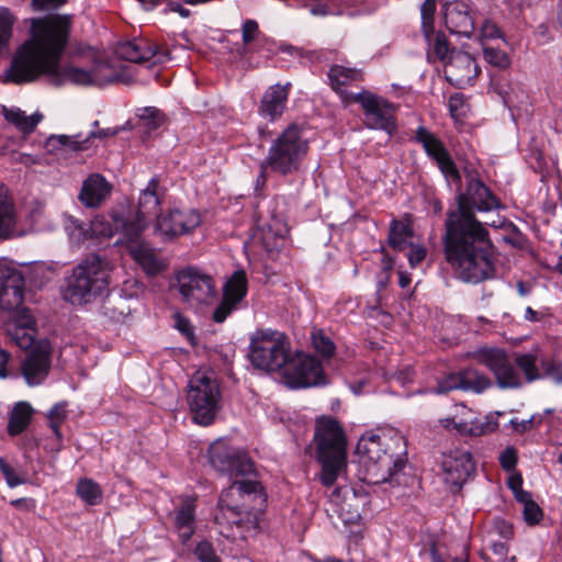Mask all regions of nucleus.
Returning <instances> with one entry per match:
<instances>
[{"mask_svg":"<svg viewBox=\"0 0 562 562\" xmlns=\"http://www.w3.org/2000/svg\"><path fill=\"white\" fill-rule=\"evenodd\" d=\"M499 206L493 192L480 179L471 177L465 192L457 196V207L447 212L441 237L443 257L463 282L477 284L495 277L490 233L473 210L488 212Z\"/></svg>","mask_w":562,"mask_h":562,"instance_id":"f257e3e1","label":"nucleus"},{"mask_svg":"<svg viewBox=\"0 0 562 562\" xmlns=\"http://www.w3.org/2000/svg\"><path fill=\"white\" fill-rule=\"evenodd\" d=\"M70 23L68 15L50 14L43 19H32V37L16 50L7 71V80L21 85L45 75L55 86L65 82L93 83L94 78L90 71L75 66L61 69L59 66Z\"/></svg>","mask_w":562,"mask_h":562,"instance_id":"f03ea898","label":"nucleus"},{"mask_svg":"<svg viewBox=\"0 0 562 562\" xmlns=\"http://www.w3.org/2000/svg\"><path fill=\"white\" fill-rule=\"evenodd\" d=\"M266 502V494L257 480L232 482L222 491L217 503L214 521L220 526V533L234 537V527L240 533L258 530Z\"/></svg>","mask_w":562,"mask_h":562,"instance_id":"7ed1b4c3","label":"nucleus"},{"mask_svg":"<svg viewBox=\"0 0 562 562\" xmlns=\"http://www.w3.org/2000/svg\"><path fill=\"white\" fill-rule=\"evenodd\" d=\"M361 480L368 484L398 483V473L406 463V443L395 431H368L357 445Z\"/></svg>","mask_w":562,"mask_h":562,"instance_id":"20e7f679","label":"nucleus"},{"mask_svg":"<svg viewBox=\"0 0 562 562\" xmlns=\"http://www.w3.org/2000/svg\"><path fill=\"white\" fill-rule=\"evenodd\" d=\"M314 443L322 464L321 482L331 486L347 467V439L342 427L331 417L316 420Z\"/></svg>","mask_w":562,"mask_h":562,"instance_id":"39448f33","label":"nucleus"},{"mask_svg":"<svg viewBox=\"0 0 562 562\" xmlns=\"http://www.w3.org/2000/svg\"><path fill=\"white\" fill-rule=\"evenodd\" d=\"M308 150L305 125L291 123L271 142L265 166L282 177L295 175L301 171Z\"/></svg>","mask_w":562,"mask_h":562,"instance_id":"423d86ee","label":"nucleus"},{"mask_svg":"<svg viewBox=\"0 0 562 562\" xmlns=\"http://www.w3.org/2000/svg\"><path fill=\"white\" fill-rule=\"evenodd\" d=\"M109 261L90 254L74 267L67 279L65 297L74 305H82L102 295L109 288Z\"/></svg>","mask_w":562,"mask_h":562,"instance_id":"0eeeda50","label":"nucleus"},{"mask_svg":"<svg viewBox=\"0 0 562 562\" xmlns=\"http://www.w3.org/2000/svg\"><path fill=\"white\" fill-rule=\"evenodd\" d=\"M187 400L194 423L209 426L221 406V390L211 373L196 371L188 384Z\"/></svg>","mask_w":562,"mask_h":562,"instance_id":"6e6552de","label":"nucleus"},{"mask_svg":"<svg viewBox=\"0 0 562 562\" xmlns=\"http://www.w3.org/2000/svg\"><path fill=\"white\" fill-rule=\"evenodd\" d=\"M289 350L290 344L283 333L261 329L251 337L248 357L255 368L273 372L283 368Z\"/></svg>","mask_w":562,"mask_h":562,"instance_id":"1a4fd4ad","label":"nucleus"},{"mask_svg":"<svg viewBox=\"0 0 562 562\" xmlns=\"http://www.w3.org/2000/svg\"><path fill=\"white\" fill-rule=\"evenodd\" d=\"M176 288L181 301L195 311L211 304L216 297V285L212 276L189 267L176 273Z\"/></svg>","mask_w":562,"mask_h":562,"instance_id":"9d476101","label":"nucleus"},{"mask_svg":"<svg viewBox=\"0 0 562 562\" xmlns=\"http://www.w3.org/2000/svg\"><path fill=\"white\" fill-rule=\"evenodd\" d=\"M209 461L218 472L227 474L234 481H245L256 476L255 463L249 456L231 447L222 439L215 440L209 448Z\"/></svg>","mask_w":562,"mask_h":562,"instance_id":"9b49d317","label":"nucleus"},{"mask_svg":"<svg viewBox=\"0 0 562 562\" xmlns=\"http://www.w3.org/2000/svg\"><path fill=\"white\" fill-rule=\"evenodd\" d=\"M345 100L347 104L357 102L361 105L367 127L383 130L389 134L396 130L395 106L384 98L362 90L356 94H346Z\"/></svg>","mask_w":562,"mask_h":562,"instance_id":"f8f14e48","label":"nucleus"},{"mask_svg":"<svg viewBox=\"0 0 562 562\" xmlns=\"http://www.w3.org/2000/svg\"><path fill=\"white\" fill-rule=\"evenodd\" d=\"M283 379L292 389L316 386L325 383L321 362L308 355L288 357L283 366Z\"/></svg>","mask_w":562,"mask_h":562,"instance_id":"ddd939ff","label":"nucleus"},{"mask_svg":"<svg viewBox=\"0 0 562 562\" xmlns=\"http://www.w3.org/2000/svg\"><path fill=\"white\" fill-rule=\"evenodd\" d=\"M473 358L488 368L499 389H517L522 385L519 372L508 355L497 348H481L473 352Z\"/></svg>","mask_w":562,"mask_h":562,"instance_id":"4468645a","label":"nucleus"},{"mask_svg":"<svg viewBox=\"0 0 562 562\" xmlns=\"http://www.w3.org/2000/svg\"><path fill=\"white\" fill-rule=\"evenodd\" d=\"M443 72L447 81L462 89L472 85L480 74V67L469 53L452 49L449 58L443 63Z\"/></svg>","mask_w":562,"mask_h":562,"instance_id":"2eb2a0df","label":"nucleus"},{"mask_svg":"<svg viewBox=\"0 0 562 562\" xmlns=\"http://www.w3.org/2000/svg\"><path fill=\"white\" fill-rule=\"evenodd\" d=\"M416 140L422 144L426 154L436 161L446 178L460 182V172L446 149L442 142L427 128L419 126L416 131Z\"/></svg>","mask_w":562,"mask_h":562,"instance_id":"dca6fc26","label":"nucleus"},{"mask_svg":"<svg viewBox=\"0 0 562 562\" xmlns=\"http://www.w3.org/2000/svg\"><path fill=\"white\" fill-rule=\"evenodd\" d=\"M441 468L445 482L457 492L474 472L475 463L469 451L456 449L442 456Z\"/></svg>","mask_w":562,"mask_h":562,"instance_id":"f3484780","label":"nucleus"},{"mask_svg":"<svg viewBox=\"0 0 562 562\" xmlns=\"http://www.w3.org/2000/svg\"><path fill=\"white\" fill-rule=\"evenodd\" d=\"M52 346L47 340H40L26 355L21 364V372L30 386L40 385L50 369Z\"/></svg>","mask_w":562,"mask_h":562,"instance_id":"a211bd4d","label":"nucleus"},{"mask_svg":"<svg viewBox=\"0 0 562 562\" xmlns=\"http://www.w3.org/2000/svg\"><path fill=\"white\" fill-rule=\"evenodd\" d=\"M24 278L14 268H0V307L12 313L22 312Z\"/></svg>","mask_w":562,"mask_h":562,"instance_id":"6ab92c4d","label":"nucleus"},{"mask_svg":"<svg viewBox=\"0 0 562 562\" xmlns=\"http://www.w3.org/2000/svg\"><path fill=\"white\" fill-rule=\"evenodd\" d=\"M248 289L244 270L235 271L223 286V299L213 312V321L223 323L246 296Z\"/></svg>","mask_w":562,"mask_h":562,"instance_id":"aec40b11","label":"nucleus"},{"mask_svg":"<svg viewBox=\"0 0 562 562\" xmlns=\"http://www.w3.org/2000/svg\"><path fill=\"white\" fill-rule=\"evenodd\" d=\"M329 502L345 524H355L361 518L367 496L345 486L335 488L329 495Z\"/></svg>","mask_w":562,"mask_h":562,"instance_id":"412c9836","label":"nucleus"},{"mask_svg":"<svg viewBox=\"0 0 562 562\" xmlns=\"http://www.w3.org/2000/svg\"><path fill=\"white\" fill-rule=\"evenodd\" d=\"M443 19L450 33L470 37L475 30V13L471 5L463 0L445 3Z\"/></svg>","mask_w":562,"mask_h":562,"instance_id":"4be33fe9","label":"nucleus"},{"mask_svg":"<svg viewBox=\"0 0 562 562\" xmlns=\"http://www.w3.org/2000/svg\"><path fill=\"white\" fill-rule=\"evenodd\" d=\"M201 224V215L195 210H172L157 217L156 231L167 237L188 234Z\"/></svg>","mask_w":562,"mask_h":562,"instance_id":"5701e85b","label":"nucleus"},{"mask_svg":"<svg viewBox=\"0 0 562 562\" xmlns=\"http://www.w3.org/2000/svg\"><path fill=\"white\" fill-rule=\"evenodd\" d=\"M10 339L21 349L31 348L35 340V321L27 308L14 314L5 324Z\"/></svg>","mask_w":562,"mask_h":562,"instance_id":"b1692460","label":"nucleus"},{"mask_svg":"<svg viewBox=\"0 0 562 562\" xmlns=\"http://www.w3.org/2000/svg\"><path fill=\"white\" fill-rule=\"evenodd\" d=\"M115 53L120 58L135 64H156L160 61V56H158L155 46L143 38L120 43Z\"/></svg>","mask_w":562,"mask_h":562,"instance_id":"393cba45","label":"nucleus"},{"mask_svg":"<svg viewBox=\"0 0 562 562\" xmlns=\"http://www.w3.org/2000/svg\"><path fill=\"white\" fill-rule=\"evenodd\" d=\"M113 223L117 233H121L123 238L122 243L127 245L128 251L133 245H144L140 241V237L147 227V221L145 217L138 214H121L112 213Z\"/></svg>","mask_w":562,"mask_h":562,"instance_id":"a878e982","label":"nucleus"},{"mask_svg":"<svg viewBox=\"0 0 562 562\" xmlns=\"http://www.w3.org/2000/svg\"><path fill=\"white\" fill-rule=\"evenodd\" d=\"M288 233V225L281 218L272 217L258 227L254 238L267 252H273L283 246Z\"/></svg>","mask_w":562,"mask_h":562,"instance_id":"bb28decb","label":"nucleus"},{"mask_svg":"<svg viewBox=\"0 0 562 562\" xmlns=\"http://www.w3.org/2000/svg\"><path fill=\"white\" fill-rule=\"evenodd\" d=\"M112 186L100 173L90 175L82 183L79 201L87 207H99L110 195Z\"/></svg>","mask_w":562,"mask_h":562,"instance_id":"cd10ccee","label":"nucleus"},{"mask_svg":"<svg viewBox=\"0 0 562 562\" xmlns=\"http://www.w3.org/2000/svg\"><path fill=\"white\" fill-rule=\"evenodd\" d=\"M290 88V82L284 86L277 83L269 87L262 95L260 113L269 116L271 120L280 117L285 109Z\"/></svg>","mask_w":562,"mask_h":562,"instance_id":"c85d7f7f","label":"nucleus"},{"mask_svg":"<svg viewBox=\"0 0 562 562\" xmlns=\"http://www.w3.org/2000/svg\"><path fill=\"white\" fill-rule=\"evenodd\" d=\"M18 215L13 198L8 188L0 183V243L16 235Z\"/></svg>","mask_w":562,"mask_h":562,"instance_id":"c756f323","label":"nucleus"},{"mask_svg":"<svg viewBox=\"0 0 562 562\" xmlns=\"http://www.w3.org/2000/svg\"><path fill=\"white\" fill-rule=\"evenodd\" d=\"M128 252L142 270L149 277L160 274L167 269V263L148 244L133 245Z\"/></svg>","mask_w":562,"mask_h":562,"instance_id":"7c9ffc66","label":"nucleus"},{"mask_svg":"<svg viewBox=\"0 0 562 562\" xmlns=\"http://www.w3.org/2000/svg\"><path fill=\"white\" fill-rule=\"evenodd\" d=\"M195 499L186 497L176 512V527L182 543L190 540L194 532Z\"/></svg>","mask_w":562,"mask_h":562,"instance_id":"2f4dec72","label":"nucleus"},{"mask_svg":"<svg viewBox=\"0 0 562 562\" xmlns=\"http://www.w3.org/2000/svg\"><path fill=\"white\" fill-rule=\"evenodd\" d=\"M328 77L333 89L342 97V100L346 104L347 101L345 100V95L347 93L342 90V88L352 82L363 80V74L361 70L347 68L339 65H335L329 69Z\"/></svg>","mask_w":562,"mask_h":562,"instance_id":"473e14b6","label":"nucleus"},{"mask_svg":"<svg viewBox=\"0 0 562 562\" xmlns=\"http://www.w3.org/2000/svg\"><path fill=\"white\" fill-rule=\"evenodd\" d=\"M4 119L12 125H14L20 132L24 134H30L34 131L36 125L43 119V115L40 113H34L32 115H26L24 111L19 108L8 109L3 106L2 110Z\"/></svg>","mask_w":562,"mask_h":562,"instance_id":"72a5a7b5","label":"nucleus"},{"mask_svg":"<svg viewBox=\"0 0 562 562\" xmlns=\"http://www.w3.org/2000/svg\"><path fill=\"white\" fill-rule=\"evenodd\" d=\"M158 187V178H151L140 192L136 214L146 218L147 215L154 214L159 209L161 202L157 193Z\"/></svg>","mask_w":562,"mask_h":562,"instance_id":"f704fd0d","label":"nucleus"},{"mask_svg":"<svg viewBox=\"0 0 562 562\" xmlns=\"http://www.w3.org/2000/svg\"><path fill=\"white\" fill-rule=\"evenodd\" d=\"M493 386V381L474 368L461 370V391L481 394Z\"/></svg>","mask_w":562,"mask_h":562,"instance_id":"c9c22d12","label":"nucleus"},{"mask_svg":"<svg viewBox=\"0 0 562 562\" xmlns=\"http://www.w3.org/2000/svg\"><path fill=\"white\" fill-rule=\"evenodd\" d=\"M48 146L52 150L60 151V155L83 151L89 148V137L81 139L80 135H53L48 138Z\"/></svg>","mask_w":562,"mask_h":562,"instance_id":"e433bc0d","label":"nucleus"},{"mask_svg":"<svg viewBox=\"0 0 562 562\" xmlns=\"http://www.w3.org/2000/svg\"><path fill=\"white\" fill-rule=\"evenodd\" d=\"M33 414L32 406L26 402H19L14 405L8 422V432L18 436L23 432L31 423Z\"/></svg>","mask_w":562,"mask_h":562,"instance_id":"4c0bfd02","label":"nucleus"},{"mask_svg":"<svg viewBox=\"0 0 562 562\" xmlns=\"http://www.w3.org/2000/svg\"><path fill=\"white\" fill-rule=\"evenodd\" d=\"M82 237H94V238H110L115 233H117L115 225L113 223L112 214L110 218H106L103 215L95 216L89 224V227H85L83 225H78Z\"/></svg>","mask_w":562,"mask_h":562,"instance_id":"58836bf2","label":"nucleus"},{"mask_svg":"<svg viewBox=\"0 0 562 562\" xmlns=\"http://www.w3.org/2000/svg\"><path fill=\"white\" fill-rule=\"evenodd\" d=\"M454 427L462 435L483 436L493 432L497 428V423L491 420L490 417L474 418L472 420L454 422Z\"/></svg>","mask_w":562,"mask_h":562,"instance_id":"ea45409f","label":"nucleus"},{"mask_svg":"<svg viewBox=\"0 0 562 562\" xmlns=\"http://www.w3.org/2000/svg\"><path fill=\"white\" fill-rule=\"evenodd\" d=\"M428 43V57H435L445 63L451 53L447 36L442 32H435L424 34Z\"/></svg>","mask_w":562,"mask_h":562,"instance_id":"a19ab883","label":"nucleus"},{"mask_svg":"<svg viewBox=\"0 0 562 562\" xmlns=\"http://www.w3.org/2000/svg\"><path fill=\"white\" fill-rule=\"evenodd\" d=\"M413 236V229L409 225L393 220L390 224V231L387 235V244L394 249V250H404L406 248L407 238Z\"/></svg>","mask_w":562,"mask_h":562,"instance_id":"79ce46f5","label":"nucleus"},{"mask_svg":"<svg viewBox=\"0 0 562 562\" xmlns=\"http://www.w3.org/2000/svg\"><path fill=\"white\" fill-rule=\"evenodd\" d=\"M130 313L127 300L123 296L108 297L102 305V314L112 322H122Z\"/></svg>","mask_w":562,"mask_h":562,"instance_id":"37998d69","label":"nucleus"},{"mask_svg":"<svg viewBox=\"0 0 562 562\" xmlns=\"http://www.w3.org/2000/svg\"><path fill=\"white\" fill-rule=\"evenodd\" d=\"M77 495L89 505H97L102 499L100 485L91 479H81L76 486Z\"/></svg>","mask_w":562,"mask_h":562,"instance_id":"c03bdc74","label":"nucleus"},{"mask_svg":"<svg viewBox=\"0 0 562 562\" xmlns=\"http://www.w3.org/2000/svg\"><path fill=\"white\" fill-rule=\"evenodd\" d=\"M140 125L147 131H154L160 127L165 121V114L154 106H146L138 114Z\"/></svg>","mask_w":562,"mask_h":562,"instance_id":"a18cd8bd","label":"nucleus"},{"mask_svg":"<svg viewBox=\"0 0 562 562\" xmlns=\"http://www.w3.org/2000/svg\"><path fill=\"white\" fill-rule=\"evenodd\" d=\"M536 356L531 353L519 355L515 359V364L524 372L527 382H532L541 378L536 367Z\"/></svg>","mask_w":562,"mask_h":562,"instance_id":"49530a36","label":"nucleus"},{"mask_svg":"<svg viewBox=\"0 0 562 562\" xmlns=\"http://www.w3.org/2000/svg\"><path fill=\"white\" fill-rule=\"evenodd\" d=\"M456 390H461V370L439 378L434 392L440 395Z\"/></svg>","mask_w":562,"mask_h":562,"instance_id":"de8ad7c7","label":"nucleus"},{"mask_svg":"<svg viewBox=\"0 0 562 562\" xmlns=\"http://www.w3.org/2000/svg\"><path fill=\"white\" fill-rule=\"evenodd\" d=\"M483 56L488 64L501 69H505L510 65L509 56L504 50L498 48L484 47Z\"/></svg>","mask_w":562,"mask_h":562,"instance_id":"09e8293b","label":"nucleus"},{"mask_svg":"<svg viewBox=\"0 0 562 562\" xmlns=\"http://www.w3.org/2000/svg\"><path fill=\"white\" fill-rule=\"evenodd\" d=\"M437 0H425L420 7L422 29L424 34L431 33L434 30V18Z\"/></svg>","mask_w":562,"mask_h":562,"instance_id":"8fccbe9b","label":"nucleus"},{"mask_svg":"<svg viewBox=\"0 0 562 562\" xmlns=\"http://www.w3.org/2000/svg\"><path fill=\"white\" fill-rule=\"evenodd\" d=\"M14 18L7 8H0V50L12 35Z\"/></svg>","mask_w":562,"mask_h":562,"instance_id":"3c124183","label":"nucleus"},{"mask_svg":"<svg viewBox=\"0 0 562 562\" xmlns=\"http://www.w3.org/2000/svg\"><path fill=\"white\" fill-rule=\"evenodd\" d=\"M312 341L317 352L322 356L328 358L334 355L335 345L322 330L313 331Z\"/></svg>","mask_w":562,"mask_h":562,"instance_id":"603ef678","label":"nucleus"},{"mask_svg":"<svg viewBox=\"0 0 562 562\" xmlns=\"http://www.w3.org/2000/svg\"><path fill=\"white\" fill-rule=\"evenodd\" d=\"M450 115L456 119H462L467 115L468 103L462 93H453L448 100Z\"/></svg>","mask_w":562,"mask_h":562,"instance_id":"864d4df0","label":"nucleus"},{"mask_svg":"<svg viewBox=\"0 0 562 562\" xmlns=\"http://www.w3.org/2000/svg\"><path fill=\"white\" fill-rule=\"evenodd\" d=\"M194 555L200 562H222L213 546L207 541H201L196 544Z\"/></svg>","mask_w":562,"mask_h":562,"instance_id":"5fc2aeb1","label":"nucleus"},{"mask_svg":"<svg viewBox=\"0 0 562 562\" xmlns=\"http://www.w3.org/2000/svg\"><path fill=\"white\" fill-rule=\"evenodd\" d=\"M498 461L501 467L507 471L510 472L515 470L517 462H518V452L517 449L513 446H508L503 450L498 457Z\"/></svg>","mask_w":562,"mask_h":562,"instance_id":"6e6d98bb","label":"nucleus"},{"mask_svg":"<svg viewBox=\"0 0 562 562\" xmlns=\"http://www.w3.org/2000/svg\"><path fill=\"white\" fill-rule=\"evenodd\" d=\"M522 514L524 519L528 525H536L543 517L542 509L533 499L524 506Z\"/></svg>","mask_w":562,"mask_h":562,"instance_id":"4d7b16f0","label":"nucleus"},{"mask_svg":"<svg viewBox=\"0 0 562 562\" xmlns=\"http://www.w3.org/2000/svg\"><path fill=\"white\" fill-rule=\"evenodd\" d=\"M408 246H409V252L407 255L408 262L412 268H415L417 265H419L426 258L427 249L425 248V246L419 245V244L409 243Z\"/></svg>","mask_w":562,"mask_h":562,"instance_id":"13d9d810","label":"nucleus"},{"mask_svg":"<svg viewBox=\"0 0 562 562\" xmlns=\"http://www.w3.org/2000/svg\"><path fill=\"white\" fill-rule=\"evenodd\" d=\"M0 471L10 487H15L23 483V481L14 472L13 468L7 463L2 457H0Z\"/></svg>","mask_w":562,"mask_h":562,"instance_id":"bf43d9fd","label":"nucleus"},{"mask_svg":"<svg viewBox=\"0 0 562 562\" xmlns=\"http://www.w3.org/2000/svg\"><path fill=\"white\" fill-rule=\"evenodd\" d=\"M243 43L250 44L259 32L258 23L255 20H246L243 24Z\"/></svg>","mask_w":562,"mask_h":562,"instance_id":"052dcab7","label":"nucleus"},{"mask_svg":"<svg viewBox=\"0 0 562 562\" xmlns=\"http://www.w3.org/2000/svg\"><path fill=\"white\" fill-rule=\"evenodd\" d=\"M175 322H176V328L183 334L189 340H193L194 338V331L191 326L190 321L182 316L181 314L177 313L175 315Z\"/></svg>","mask_w":562,"mask_h":562,"instance_id":"680f3d73","label":"nucleus"},{"mask_svg":"<svg viewBox=\"0 0 562 562\" xmlns=\"http://www.w3.org/2000/svg\"><path fill=\"white\" fill-rule=\"evenodd\" d=\"M67 413L65 408V404L57 403L55 404L50 411L48 412V420L49 422H56V423H64L66 419Z\"/></svg>","mask_w":562,"mask_h":562,"instance_id":"e2e57ef3","label":"nucleus"},{"mask_svg":"<svg viewBox=\"0 0 562 562\" xmlns=\"http://www.w3.org/2000/svg\"><path fill=\"white\" fill-rule=\"evenodd\" d=\"M483 38H496L501 36V31L494 22L485 21L481 27Z\"/></svg>","mask_w":562,"mask_h":562,"instance_id":"0e129e2a","label":"nucleus"},{"mask_svg":"<svg viewBox=\"0 0 562 562\" xmlns=\"http://www.w3.org/2000/svg\"><path fill=\"white\" fill-rule=\"evenodd\" d=\"M493 553L497 557V561L505 562L508 553V547L505 542H493L491 546Z\"/></svg>","mask_w":562,"mask_h":562,"instance_id":"69168bd1","label":"nucleus"},{"mask_svg":"<svg viewBox=\"0 0 562 562\" xmlns=\"http://www.w3.org/2000/svg\"><path fill=\"white\" fill-rule=\"evenodd\" d=\"M65 2L66 0H32V4L36 10L57 8Z\"/></svg>","mask_w":562,"mask_h":562,"instance_id":"338daca9","label":"nucleus"},{"mask_svg":"<svg viewBox=\"0 0 562 562\" xmlns=\"http://www.w3.org/2000/svg\"><path fill=\"white\" fill-rule=\"evenodd\" d=\"M533 423V417L525 420H517L512 419L510 424L513 425L514 429L518 432H525L531 429Z\"/></svg>","mask_w":562,"mask_h":562,"instance_id":"774afa93","label":"nucleus"}]
</instances>
